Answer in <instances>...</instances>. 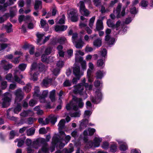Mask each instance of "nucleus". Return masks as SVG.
<instances>
[{
	"mask_svg": "<svg viewBox=\"0 0 153 153\" xmlns=\"http://www.w3.org/2000/svg\"><path fill=\"white\" fill-rule=\"evenodd\" d=\"M88 120L87 119L84 118L80 122L79 128L81 129H82L86 128L88 125Z\"/></svg>",
	"mask_w": 153,
	"mask_h": 153,
	"instance_id": "24",
	"label": "nucleus"
},
{
	"mask_svg": "<svg viewBox=\"0 0 153 153\" xmlns=\"http://www.w3.org/2000/svg\"><path fill=\"white\" fill-rule=\"evenodd\" d=\"M39 93V87L38 86L35 87L34 88V92L33 94L34 97H38L39 98L40 95Z\"/></svg>",
	"mask_w": 153,
	"mask_h": 153,
	"instance_id": "36",
	"label": "nucleus"
},
{
	"mask_svg": "<svg viewBox=\"0 0 153 153\" xmlns=\"http://www.w3.org/2000/svg\"><path fill=\"white\" fill-rule=\"evenodd\" d=\"M63 140L61 139L59 135H56L53 137L52 138V144L54 146H59L60 148L63 147L65 144L62 143Z\"/></svg>",
	"mask_w": 153,
	"mask_h": 153,
	"instance_id": "6",
	"label": "nucleus"
},
{
	"mask_svg": "<svg viewBox=\"0 0 153 153\" xmlns=\"http://www.w3.org/2000/svg\"><path fill=\"white\" fill-rule=\"evenodd\" d=\"M70 148L68 149H65V153H71L74 150V148L73 147L72 144H70ZM56 153H61L60 150H58L56 152Z\"/></svg>",
	"mask_w": 153,
	"mask_h": 153,
	"instance_id": "33",
	"label": "nucleus"
},
{
	"mask_svg": "<svg viewBox=\"0 0 153 153\" xmlns=\"http://www.w3.org/2000/svg\"><path fill=\"white\" fill-rule=\"evenodd\" d=\"M73 73L76 76H81L83 75V73L80 72V67L79 66H76L73 68Z\"/></svg>",
	"mask_w": 153,
	"mask_h": 153,
	"instance_id": "17",
	"label": "nucleus"
},
{
	"mask_svg": "<svg viewBox=\"0 0 153 153\" xmlns=\"http://www.w3.org/2000/svg\"><path fill=\"white\" fill-rule=\"evenodd\" d=\"M95 16H94L91 18L89 20L88 25L91 29L93 28V26L95 19Z\"/></svg>",
	"mask_w": 153,
	"mask_h": 153,
	"instance_id": "41",
	"label": "nucleus"
},
{
	"mask_svg": "<svg viewBox=\"0 0 153 153\" xmlns=\"http://www.w3.org/2000/svg\"><path fill=\"white\" fill-rule=\"evenodd\" d=\"M102 140V138L96 137L93 140V144L94 147H98L100 145V143Z\"/></svg>",
	"mask_w": 153,
	"mask_h": 153,
	"instance_id": "28",
	"label": "nucleus"
},
{
	"mask_svg": "<svg viewBox=\"0 0 153 153\" xmlns=\"http://www.w3.org/2000/svg\"><path fill=\"white\" fill-rule=\"evenodd\" d=\"M80 13L86 16H88L90 13V12L86 8L82 9L81 11H80Z\"/></svg>",
	"mask_w": 153,
	"mask_h": 153,
	"instance_id": "47",
	"label": "nucleus"
},
{
	"mask_svg": "<svg viewBox=\"0 0 153 153\" xmlns=\"http://www.w3.org/2000/svg\"><path fill=\"white\" fill-rule=\"evenodd\" d=\"M12 25L10 23H9L5 26V27L8 33L11 32L12 31Z\"/></svg>",
	"mask_w": 153,
	"mask_h": 153,
	"instance_id": "49",
	"label": "nucleus"
},
{
	"mask_svg": "<svg viewBox=\"0 0 153 153\" xmlns=\"http://www.w3.org/2000/svg\"><path fill=\"white\" fill-rule=\"evenodd\" d=\"M39 144L40 143L38 139H37L33 142L31 146L32 148L37 149L38 148Z\"/></svg>",
	"mask_w": 153,
	"mask_h": 153,
	"instance_id": "39",
	"label": "nucleus"
},
{
	"mask_svg": "<svg viewBox=\"0 0 153 153\" xmlns=\"http://www.w3.org/2000/svg\"><path fill=\"white\" fill-rule=\"evenodd\" d=\"M70 15L71 16V20L73 22H76L77 21L78 14L75 10H71L70 12Z\"/></svg>",
	"mask_w": 153,
	"mask_h": 153,
	"instance_id": "16",
	"label": "nucleus"
},
{
	"mask_svg": "<svg viewBox=\"0 0 153 153\" xmlns=\"http://www.w3.org/2000/svg\"><path fill=\"white\" fill-rule=\"evenodd\" d=\"M117 146L115 144L111 145L110 147V151L111 152H114L117 151Z\"/></svg>",
	"mask_w": 153,
	"mask_h": 153,
	"instance_id": "55",
	"label": "nucleus"
},
{
	"mask_svg": "<svg viewBox=\"0 0 153 153\" xmlns=\"http://www.w3.org/2000/svg\"><path fill=\"white\" fill-rule=\"evenodd\" d=\"M20 73L17 71H15L14 75V79L15 81L22 85L25 84L24 82L21 79L23 78L22 75H19Z\"/></svg>",
	"mask_w": 153,
	"mask_h": 153,
	"instance_id": "13",
	"label": "nucleus"
},
{
	"mask_svg": "<svg viewBox=\"0 0 153 153\" xmlns=\"http://www.w3.org/2000/svg\"><path fill=\"white\" fill-rule=\"evenodd\" d=\"M71 82L69 80H66L63 83V85L64 86H70L71 85Z\"/></svg>",
	"mask_w": 153,
	"mask_h": 153,
	"instance_id": "64",
	"label": "nucleus"
},
{
	"mask_svg": "<svg viewBox=\"0 0 153 153\" xmlns=\"http://www.w3.org/2000/svg\"><path fill=\"white\" fill-rule=\"evenodd\" d=\"M105 60L100 59L98 60L97 62V64L98 67L103 68L105 66Z\"/></svg>",
	"mask_w": 153,
	"mask_h": 153,
	"instance_id": "42",
	"label": "nucleus"
},
{
	"mask_svg": "<svg viewBox=\"0 0 153 153\" xmlns=\"http://www.w3.org/2000/svg\"><path fill=\"white\" fill-rule=\"evenodd\" d=\"M5 78L9 82H13V78L12 76V75L10 73L7 74L5 76Z\"/></svg>",
	"mask_w": 153,
	"mask_h": 153,
	"instance_id": "45",
	"label": "nucleus"
},
{
	"mask_svg": "<svg viewBox=\"0 0 153 153\" xmlns=\"http://www.w3.org/2000/svg\"><path fill=\"white\" fill-rule=\"evenodd\" d=\"M36 36L38 38L37 40V44L40 45L42 44H45L49 39L50 37V35H48L45 37V39L42 42V40L44 36V34H43L40 33L39 32H38L36 34Z\"/></svg>",
	"mask_w": 153,
	"mask_h": 153,
	"instance_id": "10",
	"label": "nucleus"
},
{
	"mask_svg": "<svg viewBox=\"0 0 153 153\" xmlns=\"http://www.w3.org/2000/svg\"><path fill=\"white\" fill-rule=\"evenodd\" d=\"M80 1L79 4H78V5L79 6V11H81L82 10L85 8V6L84 3H85L84 1Z\"/></svg>",
	"mask_w": 153,
	"mask_h": 153,
	"instance_id": "44",
	"label": "nucleus"
},
{
	"mask_svg": "<svg viewBox=\"0 0 153 153\" xmlns=\"http://www.w3.org/2000/svg\"><path fill=\"white\" fill-rule=\"evenodd\" d=\"M86 80L85 78H83L82 80V82L80 83H82V85L85 87L86 90H91L92 88V85H89L88 83H85Z\"/></svg>",
	"mask_w": 153,
	"mask_h": 153,
	"instance_id": "27",
	"label": "nucleus"
},
{
	"mask_svg": "<svg viewBox=\"0 0 153 153\" xmlns=\"http://www.w3.org/2000/svg\"><path fill=\"white\" fill-rule=\"evenodd\" d=\"M65 120H61L60 121L58 124L59 128L61 130L63 129L64 128V127L65 126Z\"/></svg>",
	"mask_w": 153,
	"mask_h": 153,
	"instance_id": "40",
	"label": "nucleus"
},
{
	"mask_svg": "<svg viewBox=\"0 0 153 153\" xmlns=\"http://www.w3.org/2000/svg\"><path fill=\"white\" fill-rule=\"evenodd\" d=\"M84 53L83 52L80 51L78 50L76 51L75 54V59L76 62L82 61L83 59V58L79 55L82 56L84 55Z\"/></svg>",
	"mask_w": 153,
	"mask_h": 153,
	"instance_id": "14",
	"label": "nucleus"
},
{
	"mask_svg": "<svg viewBox=\"0 0 153 153\" xmlns=\"http://www.w3.org/2000/svg\"><path fill=\"white\" fill-rule=\"evenodd\" d=\"M34 114L32 111L28 110L23 111L20 114V115L21 116L25 117L27 116H32Z\"/></svg>",
	"mask_w": 153,
	"mask_h": 153,
	"instance_id": "18",
	"label": "nucleus"
},
{
	"mask_svg": "<svg viewBox=\"0 0 153 153\" xmlns=\"http://www.w3.org/2000/svg\"><path fill=\"white\" fill-rule=\"evenodd\" d=\"M64 62L61 60L58 61L56 64V66L59 68H62L64 65Z\"/></svg>",
	"mask_w": 153,
	"mask_h": 153,
	"instance_id": "63",
	"label": "nucleus"
},
{
	"mask_svg": "<svg viewBox=\"0 0 153 153\" xmlns=\"http://www.w3.org/2000/svg\"><path fill=\"white\" fill-rule=\"evenodd\" d=\"M122 5L121 4L119 3L116 10H114V13L116 15L117 18H120L121 16H123L125 15L126 10L125 7H123L122 8L121 11Z\"/></svg>",
	"mask_w": 153,
	"mask_h": 153,
	"instance_id": "5",
	"label": "nucleus"
},
{
	"mask_svg": "<svg viewBox=\"0 0 153 153\" xmlns=\"http://www.w3.org/2000/svg\"><path fill=\"white\" fill-rule=\"evenodd\" d=\"M81 62L82 69L83 70H85L86 68V64L85 61L83 60L81 61H79Z\"/></svg>",
	"mask_w": 153,
	"mask_h": 153,
	"instance_id": "57",
	"label": "nucleus"
},
{
	"mask_svg": "<svg viewBox=\"0 0 153 153\" xmlns=\"http://www.w3.org/2000/svg\"><path fill=\"white\" fill-rule=\"evenodd\" d=\"M80 115V111H78L70 114V116L72 117H79Z\"/></svg>",
	"mask_w": 153,
	"mask_h": 153,
	"instance_id": "53",
	"label": "nucleus"
},
{
	"mask_svg": "<svg viewBox=\"0 0 153 153\" xmlns=\"http://www.w3.org/2000/svg\"><path fill=\"white\" fill-rule=\"evenodd\" d=\"M55 90H53L50 93L49 98L52 102H54L55 101Z\"/></svg>",
	"mask_w": 153,
	"mask_h": 153,
	"instance_id": "35",
	"label": "nucleus"
},
{
	"mask_svg": "<svg viewBox=\"0 0 153 153\" xmlns=\"http://www.w3.org/2000/svg\"><path fill=\"white\" fill-rule=\"evenodd\" d=\"M65 16L64 14L59 16L56 19V22L60 24H64L65 21Z\"/></svg>",
	"mask_w": 153,
	"mask_h": 153,
	"instance_id": "25",
	"label": "nucleus"
},
{
	"mask_svg": "<svg viewBox=\"0 0 153 153\" xmlns=\"http://www.w3.org/2000/svg\"><path fill=\"white\" fill-rule=\"evenodd\" d=\"M22 109V106L20 103L18 104L17 106L14 108H11L9 109L7 111V117L10 120L16 121L17 120V118L15 117L12 116L11 117L10 115V113L13 112L15 114H18Z\"/></svg>",
	"mask_w": 153,
	"mask_h": 153,
	"instance_id": "3",
	"label": "nucleus"
},
{
	"mask_svg": "<svg viewBox=\"0 0 153 153\" xmlns=\"http://www.w3.org/2000/svg\"><path fill=\"white\" fill-rule=\"evenodd\" d=\"M27 66V65L24 63H22L19 66V69L21 71H24L25 69Z\"/></svg>",
	"mask_w": 153,
	"mask_h": 153,
	"instance_id": "61",
	"label": "nucleus"
},
{
	"mask_svg": "<svg viewBox=\"0 0 153 153\" xmlns=\"http://www.w3.org/2000/svg\"><path fill=\"white\" fill-rule=\"evenodd\" d=\"M25 139V137H24L22 138L17 139H16L15 140L14 142L15 143L18 142V143L17 146L19 147H20L22 146L24 144Z\"/></svg>",
	"mask_w": 153,
	"mask_h": 153,
	"instance_id": "32",
	"label": "nucleus"
},
{
	"mask_svg": "<svg viewBox=\"0 0 153 153\" xmlns=\"http://www.w3.org/2000/svg\"><path fill=\"white\" fill-rule=\"evenodd\" d=\"M74 44L76 48L81 49L85 44V43L81 39H80L78 41L74 42Z\"/></svg>",
	"mask_w": 153,
	"mask_h": 153,
	"instance_id": "22",
	"label": "nucleus"
},
{
	"mask_svg": "<svg viewBox=\"0 0 153 153\" xmlns=\"http://www.w3.org/2000/svg\"><path fill=\"white\" fill-rule=\"evenodd\" d=\"M72 40L73 44H74V42L78 40V34L76 33L73 34Z\"/></svg>",
	"mask_w": 153,
	"mask_h": 153,
	"instance_id": "51",
	"label": "nucleus"
},
{
	"mask_svg": "<svg viewBox=\"0 0 153 153\" xmlns=\"http://www.w3.org/2000/svg\"><path fill=\"white\" fill-rule=\"evenodd\" d=\"M47 55L45 54H43L42 55L41 57V60L43 62H47L48 58L47 56Z\"/></svg>",
	"mask_w": 153,
	"mask_h": 153,
	"instance_id": "62",
	"label": "nucleus"
},
{
	"mask_svg": "<svg viewBox=\"0 0 153 153\" xmlns=\"http://www.w3.org/2000/svg\"><path fill=\"white\" fill-rule=\"evenodd\" d=\"M52 81V79H45L43 80L42 82V85L43 86L47 87L49 85H51Z\"/></svg>",
	"mask_w": 153,
	"mask_h": 153,
	"instance_id": "30",
	"label": "nucleus"
},
{
	"mask_svg": "<svg viewBox=\"0 0 153 153\" xmlns=\"http://www.w3.org/2000/svg\"><path fill=\"white\" fill-rule=\"evenodd\" d=\"M96 29L98 30H102L103 28V22L100 19H98L96 23Z\"/></svg>",
	"mask_w": 153,
	"mask_h": 153,
	"instance_id": "31",
	"label": "nucleus"
},
{
	"mask_svg": "<svg viewBox=\"0 0 153 153\" xmlns=\"http://www.w3.org/2000/svg\"><path fill=\"white\" fill-rule=\"evenodd\" d=\"M42 2L41 1H36L35 2L34 9L35 10H37L40 7H42Z\"/></svg>",
	"mask_w": 153,
	"mask_h": 153,
	"instance_id": "38",
	"label": "nucleus"
},
{
	"mask_svg": "<svg viewBox=\"0 0 153 153\" xmlns=\"http://www.w3.org/2000/svg\"><path fill=\"white\" fill-rule=\"evenodd\" d=\"M102 94L100 91L98 90L95 92L94 97L91 96L90 99L91 101L95 104L99 103L102 99Z\"/></svg>",
	"mask_w": 153,
	"mask_h": 153,
	"instance_id": "9",
	"label": "nucleus"
},
{
	"mask_svg": "<svg viewBox=\"0 0 153 153\" xmlns=\"http://www.w3.org/2000/svg\"><path fill=\"white\" fill-rule=\"evenodd\" d=\"M4 97L3 99L2 107L5 108L8 106L11 101L12 97L11 94L8 92L5 93L4 95Z\"/></svg>",
	"mask_w": 153,
	"mask_h": 153,
	"instance_id": "7",
	"label": "nucleus"
},
{
	"mask_svg": "<svg viewBox=\"0 0 153 153\" xmlns=\"http://www.w3.org/2000/svg\"><path fill=\"white\" fill-rule=\"evenodd\" d=\"M35 131V129L33 128H30L27 130V134L28 136H31L33 135Z\"/></svg>",
	"mask_w": 153,
	"mask_h": 153,
	"instance_id": "50",
	"label": "nucleus"
},
{
	"mask_svg": "<svg viewBox=\"0 0 153 153\" xmlns=\"http://www.w3.org/2000/svg\"><path fill=\"white\" fill-rule=\"evenodd\" d=\"M82 83H79L74 86L73 92L75 94H79L83 96L84 99L87 97V94L84 90V86L82 85Z\"/></svg>",
	"mask_w": 153,
	"mask_h": 153,
	"instance_id": "2",
	"label": "nucleus"
},
{
	"mask_svg": "<svg viewBox=\"0 0 153 153\" xmlns=\"http://www.w3.org/2000/svg\"><path fill=\"white\" fill-rule=\"evenodd\" d=\"M111 33V30L107 28L105 31L106 35L105 36V40L108 45H113L115 42V39L109 36Z\"/></svg>",
	"mask_w": 153,
	"mask_h": 153,
	"instance_id": "11",
	"label": "nucleus"
},
{
	"mask_svg": "<svg viewBox=\"0 0 153 153\" xmlns=\"http://www.w3.org/2000/svg\"><path fill=\"white\" fill-rule=\"evenodd\" d=\"M83 105L84 103L82 102V99L74 97L72 101L67 104L66 108L68 110H70L72 108L73 110L76 111L78 110V107L82 108Z\"/></svg>",
	"mask_w": 153,
	"mask_h": 153,
	"instance_id": "1",
	"label": "nucleus"
},
{
	"mask_svg": "<svg viewBox=\"0 0 153 153\" xmlns=\"http://www.w3.org/2000/svg\"><path fill=\"white\" fill-rule=\"evenodd\" d=\"M50 122L53 124H54L57 121V116L53 115H51L49 116Z\"/></svg>",
	"mask_w": 153,
	"mask_h": 153,
	"instance_id": "37",
	"label": "nucleus"
},
{
	"mask_svg": "<svg viewBox=\"0 0 153 153\" xmlns=\"http://www.w3.org/2000/svg\"><path fill=\"white\" fill-rule=\"evenodd\" d=\"M48 91V90L44 91L42 94H40L39 99L41 102L44 103L45 102V98L47 96Z\"/></svg>",
	"mask_w": 153,
	"mask_h": 153,
	"instance_id": "21",
	"label": "nucleus"
},
{
	"mask_svg": "<svg viewBox=\"0 0 153 153\" xmlns=\"http://www.w3.org/2000/svg\"><path fill=\"white\" fill-rule=\"evenodd\" d=\"M120 23L121 22L120 21H118L115 25L114 21L110 19L107 20V24L108 27L113 28L114 29L115 28L117 31L120 28L119 27L120 26Z\"/></svg>",
	"mask_w": 153,
	"mask_h": 153,
	"instance_id": "12",
	"label": "nucleus"
},
{
	"mask_svg": "<svg viewBox=\"0 0 153 153\" xmlns=\"http://www.w3.org/2000/svg\"><path fill=\"white\" fill-rule=\"evenodd\" d=\"M17 133V131H15L14 130L11 131L10 133V139H13L14 136L16 135Z\"/></svg>",
	"mask_w": 153,
	"mask_h": 153,
	"instance_id": "56",
	"label": "nucleus"
},
{
	"mask_svg": "<svg viewBox=\"0 0 153 153\" xmlns=\"http://www.w3.org/2000/svg\"><path fill=\"white\" fill-rule=\"evenodd\" d=\"M85 3L90 4L91 3V0H83ZM94 4L96 7H98L101 4V0H92Z\"/></svg>",
	"mask_w": 153,
	"mask_h": 153,
	"instance_id": "26",
	"label": "nucleus"
},
{
	"mask_svg": "<svg viewBox=\"0 0 153 153\" xmlns=\"http://www.w3.org/2000/svg\"><path fill=\"white\" fill-rule=\"evenodd\" d=\"M32 18L30 16H25L24 15H21L19 17V23H21L22 21L27 22L31 19Z\"/></svg>",
	"mask_w": 153,
	"mask_h": 153,
	"instance_id": "20",
	"label": "nucleus"
},
{
	"mask_svg": "<svg viewBox=\"0 0 153 153\" xmlns=\"http://www.w3.org/2000/svg\"><path fill=\"white\" fill-rule=\"evenodd\" d=\"M148 2L146 0H143L141 2V5L143 8H145L147 7Z\"/></svg>",
	"mask_w": 153,
	"mask_h": 153,
	"instance_id": "60",
	"label": "nucleus"
},
{
	"mask_svg": "<svg viewBox=\"0 0 153 153\" xmlns=\"http://www.w3.org/2000/svg\"><path fill=\"white\" fill-rule=\"evenodd\" d=\"M1 65H3V68L5 70H8L12 68L11 64H8L7 61L4 60L1 61Z\"/></svg>",
	"mask_w": 153,
	"mask_h": 153,
	"instance_id": "19",
	"label": "nucleus"
},
{
	"mask_svg": "<svg viewBox=\"0 0 153 153\" xmlns=\"http://www.w3.org/2000/svg\"><path fill=\"white\" fill-rule=\"evenodd\" d=\"M42 151L45 153H48V144L46 143L45 145H43L42 148Z\"/></svg>",
	"mask_w": 153,
	"mask_h": 153,
	"instance_id": "52",
	"label": "nucleus"
},
{
	"mask_svg": "<svg viewBox=\"0 0 153 153\" xmlns=\"http://www.w3.org/2000/svg\"><path fill=\"white\" fill-rule=\"evenodd\" d=\"M53 48L49 47L47 48L45 50V53L46 54L48 55L50 54L51 53Z\"/></svg>",
	"mask_w": 153,
	"mask_h": 153,
	"instance_id": "58",
	"label": "nucleus"
},
{
	"mask_svg": "<svg viewBox=\"0 0 153 153\" xmlns=\"http://www.w3.org/2000/svg\"><path fill=\"white\" fill-rule=\"evenodd\" d=\"M89 68L87 72L88 74L91 73L94 68V65L91 62H89L88 64Z\"/></svg>",
	"mask_w": 153,
	"mask_h": 153,
	"instance_id": "43",
	"label": "nucleus"
},
{
	"mask_svg": "<svg viewBox=\"0 0 153 153\" xmlns=\"http://www.w3.org/2000/svg\"><path fill=\"white\" fill-rule=\"evenodd\" d=\"M14 94L16 96L15 101L16 102L21 101L24 97V94L21 88L16 90L14 92Z\"/></svg>",
	"mask_w": 153,
	"mask_h": 153,
	"instance_id": "8",
	"label": "nucleus"
},
{
	"mask_svg": "<svg viewBox=\"0 0 153 153\" xmlns=\"http://www.w3.org/2000/svg\"><path fill=\"white\" fill-rule=\"evenodd\" d=\"M47 68V67L42 63L40 62L37 64L36 62H33L31 65L30 69L31 71L36 69L40 72L45 71Z\"/></svg>",
	"mask_w": 153,
	"mask_h": 153,
	"instance_id": "4",
	"label": "nucleus"
},
{
	"mask_svg": "<svg viewBox=\"0 0 153 153\" xmlns=\"http://www.w3.org/2000/svg\"><path fill=\"white\" fill-rule=\"evenodd\" d=\"M91 112L87 110L85 111L84 114V118L85 119L88 118L91 114Z\"/></svg>",
	"mask_w": 153,
	"mask_h": 153,
	"instance_id": "59",
	"label": "nucleus"
},
{
	"mask_svg": "<svg viewBox=\"0 0 153 153\" xmlns=\"http://www.w3.org/2000/svg\"><path fill=\"white\" fill-rule=\"evenodd\" d=\"M56 42L60 44H63L67 43L66 39L64 36L59 37L56 40Z\"/></svg>",
	"mask_w": 153,
	"mask_h": 153,
	"instance_id": "29",
	"label": "nucleus"
},
{
	"mask_svg": "<svg viewBox=\"0 0 153 153\" xmlns=\"http://www.w3.org/2000/svg\"><path fill=\"white\" fill-rule=\"evenodd\" d=\"M31 88V86L30 84V83H28L23 87V89L26 92L28 93L30 91Z\"/></svg>",
	"mask_w": 153,
	"mask_h": 153,
	"instance_id": "46",
	"label": "nucleus"
},
{
	"mask_svg": "<svg viewBox=\"0 0 153 153\" xmlns=\"http://www.w3.org/2000/svg\"><path fill=\"white\" fill-rule=\"evenodd\" d=\"M128 149V147L127 144L126 143L124 144L120 145V149L122 151H124L127 150Z\"/></svg>",
	"mask_w": 153,
	"mask_h": 153,
	"instance_id": "54",
	"label": "nucleus"
},
{
	"mask_svg": "<svg viewBox=\"0 0 153 153\" xmlns=\"http://www.w3.org/2000/svg\"><path fill=\"white\" fill-rule=\"evenodd\" d=\"M67 28L66 25H56L55 26L54 29L56 32L63 31L65 30Z\"/></svg>",
	"mask_w": 153,
	"mask_h": 153,
	"instance_id": "23",
	"label": "nucleus"
},
{
	"mask_svg": "<svg viewBox=\"0 0 153 153\" xmlns=\"http://www.w3.org/2000/svg\"><path fill=\"white\" fill-rule=\"evenodd\" d=\"M9 3L6 2L4 4V6L0 5V10L4 12L6 10V8L8 6H9L13 4L14 2L16 1V0H8Z\"/></svg>",
	"mask_w": 153,
	"mask_h": 153,
	"instance_id": "15",
	"label": "nucleus"
},
{
	"mask_svg": "<svg viewBox=\"0 0 153 153\" xmlns=\"http://www.w3.org/2000/svg\"><path fill=\"white\" fill-rule=\"evenodd\" d=\"M104 73L103 71H98L96 73V77L97 79H102Z\"/></svg>",
	"mask_w": 153,
	"mask_h": 153,
	"instance_id": "48",
	"label": "nucleus"
},
{
	"mask_svg": "<svg viewBox=\"0 0 153 153\" xmlns=\"http://www.w3.org/2000/svg\"><path fill=\"white\" fill-rule=\"evenodd\" d=\"M102 45L101 39L98 38L95 40L93 42V45L94 46L97 47H100Z\"/></svg>",
	"mask_w": 153,
	"mask_h": 153,
	"instance_id": "34",
	"label": "nucleus"
}]
</instances>
